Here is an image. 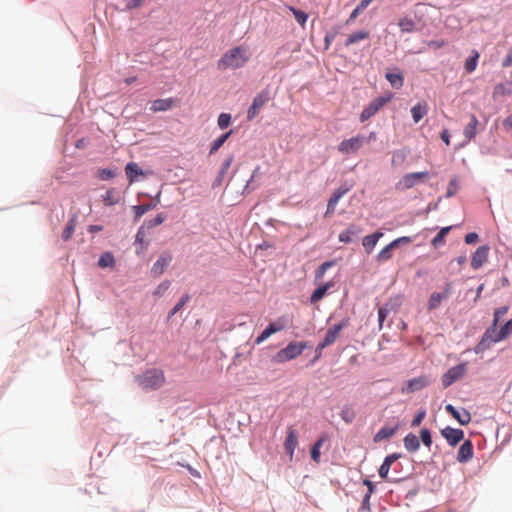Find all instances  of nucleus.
I'll list each match as a JSON object with an SVG mask.
<instances>
[{
	"label": "nucleus",
	"mask_w": 512,
	"mask_h": 512,
	"mask_svg": "<svg viewBox=\"0 0 512 512\" xmlns=\"http://www.w3.org/2000/svg\"><path fill=\"white\" fill-rule=\"evenodd\" d=\"M231 123V115L228 113H221L218 117L217 124L221 129H226Z\"/></svg>",
	"instance_id": "obj_49"
},
{
	"label": "nucleus",
	"mask_w": 512,
	"mask_h": 512,
	"mask_svg": "<svg viewBox=\"0 0 512 512\" xmlns=\"http://www.w3.org/2000/svg\"><path fill=\"white\" fill-rule=\"evenodd\" d=\"M370 36L368 31H357L348 36V38L345 41V46L349 47L352 44L358 43L362 40L368 39Z\"/></svg>",
	"instance_id": "obj_30"
},
{
	"label": "nucleus",
	"mask_w": 512,
	"mask_h": 512,
	"mask_svg": "<svg viewBox=\"0 0 512 512\" xmlns=\"http://www.w3.org/2000/svg\"><path fill=\"white\" fill-rule=\"evenodd\" d=\"M511 65H512V46L508 49V52L502 61V67L506 68Z\"/></svg>",
	"instance_id": "obj_63"
},
{
	"label": "nucleus",
	"mask_w": 512,
	"mask_h": 512,
	"mask_svg": "<svg viewBox=\"0 0 512 512\" xmlns=\"http://www.w3.org/2000/svg\"><path fill=\"white\" fill-rule=\"evenodd\" d=\"M146 229H147V228H146V226H145V225H142V226L139 228V230H138V232H137V234H136V242H137V243H140V244H144V243H145V241H146V236H147V234H146Z\"/></svg>",
	"instance_id": "obj_57"
},
{
	"label": "nucleus",
	"mask_w": 512,
	"mask_h": 512,
	"mask_svg": "<svg viewBox=\"0 0 512 512\" xmlns=\"http://www.w3.org/2000/svg\"><path fill=\"white\" fill-rule=\"evenodd\" d=\"M125 173L129 183H133L144 180L150 174V171L143 170L136 162H129L125 168Z\"/></svg>",
	"instance_id": "obj_11"
},
{
	"label": "nucleus",
	"mask_w": 512,
	"mask_h": 512,
	"mask_svg": "<svg viewBox=\"0 0 512 512\" xmlns=\"http://www.w3.org/2000/svg\"><path fill=\"white\" fill-rule=\"evenodd\" d=\"M376 138V133L371 132L368 137L364 135H357L351 137L349 139L343 140L339 146L338 150L345 154H351L358 151L366 142H369L371 139Z\"/></svg>",
	"instance_id": "obj_5"
},
{
	"label": "nucleus",
	"mask_w": 512,
	"mask_h": 512,
	"mask_svg": "<svg viewBox=\"0 0 512 512\" xmlns=\"http://www.w3.org/2000/svg\"><path fill=\"white\" fill-rule=\"evenodd\" d=\"M479 56L480 55L478 51L473 50L472 55L468 59H466L464 67L468 73H472L476 69Z\"/></svg>",
	"instance_id": "obj_37"
},
{
	"label": "nucleus",
	"mask_w": 512,
	"mask_h": 512,
	"mask_svg": "<svg viewBox=\"0 0 512 512\" xmlns=\"http://www.w3.org/2000/svg\"><path fill=\"white\" fill-rule=\"evenodd\" d=\"M250 60V53L246 46H235L227 50L217 62L219 70H236L244 67Z\"/></svg>",
	"instance_id": "obj_1"
},
{
	"label": "nucleus",
	"mask_w": 512,
	"mask_h": 512,
	"mask_svg": "<svg viewBox=\"0 0 512 512\" xmlns=\"http://www.w3.org/2000/svg\"><path fill=\"white\" fill-rule=\"evenodd\" d=\"M458 189H459V180L457 177H454L450 180V182L448 184L446 196L447 197L454 196L457 193Z\"/></svg>",
	"instance_id": "obj_46"
},
{
	"label": "nucleus",
	"mask_w": 512,
	"mask_h": 512,
	"mask_svg": "<svg viewBox=\"0 0 512 512\" xmlns=\"http://www.w3.org/2000/svg\"><path fill=\"white\" fill-rule=\"evenodd\" d=\"M165 220L163 214H158L154 219L145 222L143 225L146 226L147 229H152L160 224H162Z\"/></svg>",
	"instance_id": "obj_50"
},
{
	"label": "nucleus",
	"mask_w": 512,
	"mask_h": 512,
	"mask_svg": "<svg viewBox=\"0 0 512 512\" xmlns=\"http://www.w3.org/2000/svg\"><path fill=\"white\" fill-rule=\"evenodd\" d=\"M393 309V305L388 302L384 306L378 309V321H379V329L382 328L383 323L388 316L389 312Z\"/></svg>",
	"instance_id": "obj_39"
},
{
	"label": "nucleus",
	"mask_w": 512,
	"mask_h": 512,
	"mask_svg": "<svg viewBox=\"0 0 512 512\" xmlns=\"http://www.w3.org/2000/svg\"><path fill=\"white\" fill-rule=\"evenodd\" d=\"M396 248L394 245H392V242H390L387 246H385L377 255V259L380 262L387 261L392 258L393 256V249Z\"/></svg>",
	"instance_id": "obj_38"
},
{
	"label": "nucleus",
	"mask_w": 512,
	"mask_h": 512,
	"mask_svg": "<svg viewBox=\"0 0 512 512\" xmlns=\"http://www.w3.org/2000/svg\"><path fill=\"white\" fill-rule=\"evenodd\" d=\"M353 185L352 184H343L342 186H340L334 193L333 195L331 196V198L329 199L328 201V204H327V209H326V212H325V216H330L332 215L335 210H336V206L339 202V200L348 192L352 189Z\"/></svg>",
	"instance_id": "obj_10"
},
{
	"label": "nucleus",
	"mask_w": 512,
	"mask_h": 512,
	"mask_svg": "<svg viewBox=\"0 0 512 512\" xmlns=\"http://www.w3.org/2000/svg\"><path fill=\"white\" fill-rule=\"evenodd\" d=\"M267 101V93H259L258 95H256L255 98L253 99L252 105L247 111V119H254Z\"/></svg>",
	"instance_id": "obj_15"
},
{
	"label": "nucleus",
	"mask_w": 512,
	"mask_h": 512,
	"mask_svg": "<svg viewBox=\"0 0 512 512\" xmlns=\"http://www.w3.org/2000/svg\"><path fill=\"white\" fill-rule=\"evenodd\" d=\"M175 105L173 98L157 99L152 102L150 110L152 112H163L170 110Z\"/></svg>",
	"instance_id": "obj_21"
},
{
	"label": "nucleus",
	"mask_w": 512,
	"mask_h": 512,
	"mask_svg": "<svg viewBox=\"0 0 512 512\" xmlns=\"http://www.w3.org/2000/svg\"><path fill=\"white\" fill-rule=\"evenodd\" d=\"M398 427H382L374 436V442L378 443L382 440L391 438L397 431Z\"/></svg>",
	"instance_id": "obj_28"
},
{
	"label": "nucleus",
	"mask_w": 512,
	"mask_h": 512,
	"mask_svg": "<svg viewBox=\"0 0 512 512\" xmlns=\"http://www.w3.org/2000/svg\"><path fill=\"white\" fill-rule=\"evenodd\" d=\"M362 232V229L355 224H350L349 227L339 234V241L343 243H350Z\"/></svg>",
	"instance_id": "obj_20"
},
{
	"label": "nucleus",
	"mask_w": 512,
	"mask_h": 512,
	"mask_svg": "<svg viewBox=\"0 0 512 512\" xmlns=\"http://www.w3.org/2000/svg\"><path fill=\"white\" fill-rule=\"evenodd\" d=\"M298 445V433L293 426L287 427L286 439L284 441V449L289 455L290 460L294 457V451Z\"/></svg>",
	"instance_id": "obj_12"
},
{
	"label": "nucleus",
	"mask_w": 512,
	"mask_h": 512,
	"mask_svg": "<svg viewBox=\"0 0 512 512\" xmlns=\"http://www.w3.org/2000/svg\"><path fill=\"white\" fill-rule=\"evenodd\" d=\"M404 446L409 452L417 451L420 447L418 437L413 433L407 434L404 438Z\"/></svg>",
	"instance_id": "obj_29"
},
{
	"label": "nucleus",
	"mask_w": 512,
	"mask_h": 512,
	"mask_svg": "<svg viewBox=\"0 0 512 512\" xmlns=\"http://www.w3.org/2000/svg\"><path fill=\"white\" fill-rule=\"evenodd\" d=\"M488 252V246L478 247L472 256L471 267L475 270L482 267L488 260Z\"/></svg>",
	"instance_id": "obj_18"
},
{
	"label": "nucleus",
	"mask_w": 512,
	"mask_h": 512,
	"mask_svg": "<svg viewBox=\"0 0 512 512\" xmlns=\"http://www.w3.org/2000/svg\"><path fill=\"white\" fill-rule=\"evenodd\" d=\"M150 208L151 206L149 204L134 206L133 209L135 211L136 219L138 220L141 218L146 212L150 210Z\"/></svg>",
	"instance_id": "obj_54"
},
{
	"label": "nucleus",
	"mask_w": 512,
	"mask_h": 512,
	"mask_svg": "<svg viewBox=\"0 0 512 512\" xmlns=\"http://www.w3.org/2000/svg\"><path fill=\"white\" fill-rule=\"evenodd\" d=\"M307 348H308V344L305 341H300V342L292 341L285 348L279 350L273 356L272 360L274 363L280 364V363H284V362L296 359Z\"/></svg>",
	"instance_id": "obj_3"
},
{
	"label": "nucleus",
	"mask_w": 512,
	"mask_h": 512,
	"mask_svg": "<svg viewBox=\"0 0 512 512\" xmlns=\"http://www.w3.org/2000/svg\"><path fill=\"white\" fill-rule=\"evenodd\" d=\"M420 437H421L423 444L426 447L430 448V446L432 444V437H431L430 431L426 428L422 429L420 432Z\"/></svg>",
	"instance_id": "obj_53"
},
{
	"label": "nucleus",
	"mask_w": 512,
	"mask_h": 512,
	"mask_svg": "<svg viewBox=\"0 0 512 512\" xmlns=\"http://www.w3.org/2000/svg\"><path fill=\"white\" fill-rule=\"evenodd\" d=\"M98 176L101 180H109L115 176V173L110 169H102L98 171Z\"/></svg>",
	"instance_id": "obj_58"
},
{
	"label": "nucleus",
	"mask_w": 512,
	"mask_h": 512,
	"mask_svg": "<svg viewBox=\"0 0 512 512\" xmlns=\"http://www.w3.org/2000/svg\"><path fill=\"white\" fill-rule=\"evenodd\" d=\"M451 288H452V284L451 283H447L445 285V289L443 292L441 293H438V292H434L431 294L429 300H428V310H434L436 308H438L442 301L443 300H446L450 297L451 295Z\"/></svg>",
	"instance_id": "obj_14"
},
{
	"label": "nucleus",
	"mask_w": 512,
	"mask_h": 512,
	"mask_svg": "<svg viewBox=\"0 0 512 512\" xmlns=\"http://www.w3.org/2000/svg\"><path fill=\"white\" fill-rule=\"evenodd\" d=\"M393 98V93L386 92L383 95L375 98L373 101L369 103L367 107L363 109L359 116L360 122H365L374 116L377 112H379L387 103H389Z\"/></svg>",
	"instance_id": "obj_4"
},
{
	"label": "nucleus",
	"mask_w": 512,
	"mask_h": 512,
	"mask_svg": "<svg viewBox=\"0 0 512 512\" xmlns=\"http://www.w3.org/2000/svg\"><path fill=\"white\" fill-rule=\"evenodd\" d=\"M512 94V81L497 84L494 87L492 96L494 99Z\"/></svg>",
	"instance_id": "obj_24"
},
{
	"label": "nucleus",
	"mask_w": 512,
	"mask_h": 512,
	"mask_svg": "<svg viewBox=\"0 0 512 512\" xmlns=\"http://www.w3.org/2000/svg\"><path fill=\"white\" fill-rule=\"evenodd\" d=\"M171 282L169 280L162 281L153 291L152 295L155 298H161L169 290Z\"/></svg>",
	"instance_id": "obj_40"
},
{
	"label": "nucleus",
	"mask_w": 512,
	"mask_h": 512,
	"mask_svg": "<svg viewBox=\"0 0 512 512\" xmlns=\"http://www.w3.org/2000/svg\"><path fill=\"white\" fill-rule=\"evenodd\" d=\"M383 237V233L380 231L375 232L374 234L367 235L363 238L362 244L366 249L367 253H371L374 247L376 246L379 239Z\"/></svg>",
	"instance_id": "obj_25"
},
{
	"label": "nucleus",
	"mask_w": 512,
	"mask_h": 512,
	"mask_svg": "<svg viewBox=\"0 0 512 512\" xmlns=\"http://www.w3.org/2000/svg\"><path fill=\"white\" fill-rule=\"evenodd\" d=\"M497 325L492 323V325L485 331L482 336V339L475 347V352L480 353L490 348L492 344L502 341L500 338V332L497 330Z\"/></svg>",
	"instance_id": "obj_6"
},
{
	"label": "nucleus",
	"mask_w": 512,
	"mask_h": 512,
	"mask_svg": "<svg viewBox=\"0 0 512 512\" xmlns=\"http://www.w3.org/2000/svg\"><path fill=\"white\" fill-rule=\"evenodd\" d=\"M425 415H426V411L425 410H422V411L418 412L417 415L412 420L411 426L412 427L419 426L421 424V422L423 421V419L425 418Z\"/></svg>",
	"instance_id": "obj_60"
},
{
	"label": "nucleus",
	"mask_w": 512,
	"mask_h": 512,
	"mask_svg": "<svg viewBox=\"0 0 512 512\" xmlns=\"http://www.w3.org/2000/svg\"><path fill=\"white\" fill-rule=\"evenodd\" d=\"M453 417L461 425H468L471 421V414L466 409H462L461 411L456 410V414H454Z\"/></svg>",
	"instance_id": "obj_41"
},
{
	"label": "nucleus",
	"mask_w": 512,
	"mask_h": 512,
	"mask_svg": "<svg viewBox=\"0 0 512 512\" xmlns=\"http://www.w3.org/2000/svg\"><path fill=\"white\" fill-rule=\"evenodd\" d=\"M441 435L451 446H456L464 438V432L461 429L446 427L441 430Z\"/></svg>",
	"instance_id": "obj_16"
},
{
	"label": "nucleus",
	"mask_w": 512,
	"mask_h": 512,
	"mask_svg": "<svg viewBox=\"0 0 512 512\" xmlns=\"http://www.w3.org/2000/svg\"><path fill=\"white\" fill-rule=\"evenodd\" d=\"M231 134L232 130L215 139L211 144L210 154L216 152L225 143V141L229 138Z\"/></svg>",
	"instance_id": "obj_42"
},
{
	"label": "nucleus",
	"mask_w": 512,
	"mask_h": 512,
	"mask_svg": "<svg viewBox=\"0 0 512 512\" xmlns=\"http://www.w3.org/2000/svg\"><path fill=\"white\" fill-rule=\"evenodd\" d=\"M98 266L100 268H113L115 266L114 256L110 252L103 253L98 260Z\"/></svg>",
	"instance_id": "obj_36"
},
{
	"label": "nucleus",
	"mask_w": 512,
	"mask_h": 512,
	"mask_svg": "<svg viewBox=\"0 0 512 512\" xmlns=\"http://www.w3.org/2000/svg\"><path fill=\"white\" fill-rule=\"evenodd\" d=\"M334 286L333 282H327L319 286L311 295L310 301L312 303H317L320 301L327 293V291Z\"/></svg>",
	"instance_id": "obj_27"
},
{
	"label": "nucleus",
	"mask_w": 512,
	"mask_h": 512,
	"mask_svg": "<svg viewBox=\"0 0 512 512\" xmlns=\"http://www.w3.org/2000/svg\"><path fill=\"white\" fill-rule=\"evenodd\" d=\"M289 325V321L286 317L282 316L278 318L275 322L270 323L267 327L269 328L271 334H275L286 329Z\"/></svg>",
	"instance_id": "obj_31"
},
{
	"label": "nucleus",
	"mask_w": 512,
	"mask_h": 512,
	"mask_svg": "<svg viewBox=\"0 0 512 512\" xmlns=\"http://www.w3.org/2000/svg\"><path fill=\"white\" fill-rule=\"evenodd\" d=\"M400 458V454L392 453L385 457L382 465L379 468V476L382 479H387L391 465Z\"/></svg>",
	"instance_id": "obj_22"
},
{
	"label": "nucleus",
	"mask_w": 512,
	"mask_h": 512,
	"mask_svg": "<svg viewBox=\"0 0 512 512\" xmlns=\"http://www.w3.org/2000/svg\"><path fill=\"white\" fill-rule=\"evenodd\" d=\"M271 332L268 327H266L262 333L255 339V343L257 345L263 343L265 340H267L271 336Z\"/></svg>",
	"instance_id": "obj_59"
},
{
	"label": "nucleus",
	"mask_w": 512,
	"mask_h": 512,
	"mask_svg": "<svg viewBox=\"0 0 512 512\" xmlns=\"http://www.w3.org/2000/svg\"><path fill=\"white\" fill-rule=\"evenodd\" d=\"M172 261V255L169 252H163L158 260L153 264L151 268V274L154 277L161 276Z\"/></svg>",
	"instance_id": "obj_13"
},
{
	"label": "nucleus",
	"mask_w": 512,
	"mask_h": 512,
	"mask_svg": "<svg viewBox=\"0 0 512 512\" xmlns=\"http://www.w3.org/2000/svg\"><path fill=\"white\" fill-rule=\"evenodd\" d=\"M333 265H334V262H332V261H327V262H324L322 265H320L315 273L316 279L322 278L324 276L325 272L327 271V269L332 267Z\"/></svg>",
	"instance_id": "obj_52"
},
{
	"label": "nucleus",
	"mask_w": 512,
	"mask_h": 512,
	"mask_svg": "<svg viewBox=\"0 0 512 512\" xmlns=\"http://www.w3.org/2000/svg\"><path fill=\"white\" fill-rule=\"evenodd\" d=\"M398 26L403 33H411L415 30V22L413 19L408 17L400 18L398 21Z\"/></svg>",
	"instance_id": "obj_34"
},
{
	"label": "nucleus",
	"mask_w": 512,
	"mask_h": 512,
	"mask_svg": "<svg viewBox=\"0 0 512 512\" xmlns=\"http://www.w3.org/2000/svg\"><path fill=\"white\" fill-rule=\"evenodd\" d=\"M104 202L106 205H114L118 202V198L115 196L113 190H109L103 196Z\"/></svg>",
	"instance_id": "obj_55"
},
{
	"label": "nucleus",
	"mask_w": 512,
	"mask_h": 512,
	"mask_svg": "<svg viewBox=\"0 0 512 512\" xmlns=\"http://www.w3.org/2000/svg\"><path fill=\"white\" fill-rule=\"evenodd\" d=\"M451 230V227H443L438 234L432 239L431 243L434 247L444 243V238Z\"/></svg>",
	"instance_id": "obj_43"
},
{
	"label": "nucleus",
	"mask_w": 512,
	"mask_h": 512,
	"mask_svg": "<svg viewBox=\"0 0 512 512\" xmlns=\"http://www.w3.org/2000/svg\"><path fill=\"white\" fill-rule=\"evenodd\" d=\"M136 382L144 390H156L165 382L164 372L160 369H149L136 376Z\"/></svg>",
	"instance_id": "obj_2"
},
{
	"label": "nucleus",
	"mask_w": 512,
	"mask_h": 512,
	"mask_svg": "<svg viewBox=\"0 0 512 512\" xmlns=\"http://www.w3.org/2000/svg\"><path fill=\"white\" fill-rule=\"evenodd\" d=\"M445 45H446V41H444V40H440V41L439 40H431V41L427 42V46L434 50L440 49Z\"/></svg>",
	"instance_id": "obj_61"
},
{
	"label": "nucleus",
	"mask_w": 512,
	"mask_h": 512,
	"mask_svg": "<svg viewBox=\"0 0 512 512\" xmlns=\"http://www.w3.org/2000/svg\"><path fill=\"white\" fill-rule=\"evenodd\" d=\"M189 295L186 294L184 295L180 300L179 302L171 309V311L169 312L168 314V318H171L172 316H174L178 311H180L184 305L188 302L189 300Z\"/></svg>",
	"instance_id": "obj_48"
},
{
	"label": "nucleus",
	"mask_w": 512,
	"mask_h": 512,
	"mask_svg": "<svg viewBox=\"0 0 512 512\" xmlns=\"http://www.w3.org/2000/svg\"><path fill=\"white\" fill-rule=\"evenodd\" d=\"M411 241H412V239L410 237L403 236V237H399V238L393 240L392 245H394L395 247H398L400 245L409 244Z\"/></svg>",
	"instance_id": "obj_62"
},
{
	"label": "nucleus",
	"mask_w": 512,
	"mask_h": 512,
	"mask_svg": "<svg viewBox=\"0 0 512 512\" xmlns=\"http://www.w3.org/2000/svg\"><path fill=\"white\" fill-rule=\"evenodd\" d=\"M429 384V380L426 376H420L413 379L408 380L405 383V387L402 388V393H412L422 388L426 387Z\"/></svg>",
	"instance_id": "obj_17"
},
{
	"label": "nucleus",
	"mask_w": 512,
	"mask_h": 512,
	"mask_svg": "<svg viewBox=\"0 0 512 512\" xmlns=\"http://www.w3.org/2000/svg\"><path fill=\"white\" fill-rule=\"evenodd\" d=\"M74 230H75V220L71 219L67 222V224L64 228V231L62 233V239L64 241L69 240L71 238V236L73 235Z\"/></svg>",
	"instance_id": "obj_45"
},
{
	"label": "nucleus",
	"mask_w": 512,
	"mask_h": 512,
	"mask_svg": "<svg viewBox=\"0 0 512 512\" xmlns=\"http://www.w3.org/2000/svg\"><path fill=\"white\" fill-rule=\"evenodd\" d=\"M427 179H429V173L427 171L409 173L402 177L396 187L399 190H407L415 186L417 183L424 182Z\"/></svg>",
	"instance_id": "obj_7"
},
{
	"label": "nucleus",
	"mask_w": 512,
	"mask_h": 512,
	"mask_svg": "<svg viewBox=\"0 0 512 512\" xmlns=\"http://www.w3.org/2000/svg\"><path fill=\"white\" fill-rule=\"evenodd\" d=\"M340 416H341V419L346 423V424H351L355 417H356V413H355V410L353 409L352 406L350 405H344L341 412H340Z\"/></svg>",
	"instance_id": "obj_33"
},
{
	"label": "nucleus",
	"mask_w": 512,
	"mask_h": 512,
	"mask_svg": "<svg viewBox=\"0 0 512 512\" xmlns=\"http://www.w3.org/2000/svg\"><path fill=\"white\" fill-rule=\"evenodd\" d=\"M473 457V445L470 440L464 441L457 453V461L466 463Z\"/></svg>",
	"instance_id": "obj_19"
},
{
	"label": "nucleus",
	"mask_w": 512,
	"mask_h": 512,
	"mask_svg": "<svg viewBox=\"0 0 512 512\" xmlns=\"http://www.w3.org/2000/svg\"><path fill=\"white\" fill-rule=\"evenodd\" d=\"M324 438L318 439L311 448V457L314 461L318 462L320 458V447L324 443Z\"/></svg>",
	"instance_id": "obj_47"
},
{
	"label": "nucleus",
	"mask_w": 512,
	"mask_h": 512,
	"mask_svg": "<svg viewBox=\"0 0 512 512\" xmlns=\"http://www.w3.org/2000/svg\"><path fill=\"white\" fill-rule=\"evenodd\" d=\"M289 325V321L286 317L282 316L278 318L275 322L270 323L267 327L269 328L271 334H275L286 329Z\"/></svg>",
	"instance_id": "obj_32"
},
{
	"label": "nucleus",
	"mask_w": 512,
	"mask_h": 512,
	"mask_svg": "<svg viewBox=\"0 0 512 512\" xmlns=\"http://www.w3.org/2000/svg\"><path fill=\"white\" fill-rule=\"evenodd\" d=\"M141 4H142V0H127L126 9L133 10V9L140 7Z\"/></svg>",
	"instance_id": "obj_64"
},
{
	"label": "nucleus",
	"mask_w": 512,
	"mask_h": 512,
	"mask_svg": "<svg viewBox=\"0 0 512 512\" xmlns=\"http://www.w3.org/2000/svg\"><path fill=\"white\" fill-rule=\"evenodd\" d=\"M395 71L396 72H387L385 78L393 88L400 89L404 85V76L398 68H395Z\"/></svg>",
	"instance_id": "obj_23"
},
{
	"label": "nucleus",
	"mask_w": 512,
	"mask_h": 512,
	"mask_svg": "<svg viewBox=\"0 0 512 512\" xmlns=\"http://www.w3.org/2000/svg\"><path fill=\"white\" fill-rule=\"evenodd\" d=\"M477 125L478 120L475 115H472L470 123H468L464 129V135L468 140H471L475 137Z\"/></svg>",
	"instance_id": "obj_35"
},
{
	"label": "nucleus",
	"mask_w": 512,
	"mask_h": 512,
	"mask_svg": "<svg viewBox=\"0 0 512 512\" xmlns=\"http://www.w3.org/2000/svg\"><path fill=\"white\" fill-rule=\"evenodd\" d=\"M466 371V363H460L456 366L450 368L443 376H442V385L444 388L449 387L455 381L460 380Z\"/></svg>",
	"instance_id": "obj_9"
},
{
	"label": "nucleus",
	"mask_w": 512,
	"mask_h": 512,
	"mask_svg": "<svg viewBox=\"0 0 512 512\" xmlns=\"http://www.w3.org/2000/svg\"><path fill=\"white\" fill-rule=\"evenodd\" d=\"M428 113V105L426 102H419L411 109L412 118L418 123Z\"/></svg>",
	"instance_id": "obj_26"
},
{
	"label": "nucleus",
	"mask_w": 512,
	"mask_h": 512,
	"mask_svg": "<svg viewBox=\"0 0 512 512\" xmlns=\"http://www.w3.org/2000/svg\"><path fill=\"white\" fill-rule=\"evenodd\" d=\"M289 10L293 13L295 20L301 26H304L306 21H307V19H308V15L304 11L298 10V9L292 7V6L289 7Z\"/></svg>",
	"instance_id": "obj_44"
},
{
	"label": "nucleus",
	"mask_w": 512,
	"mask_h": 512,
	"mask_svg": "<svg viewBox=\"0 0 512 512\" xmlns=\"http://www.w3.org/2000/svg\"><path fill=\"white\" fill-rule=\"evenodd\" d=\"M509 307L503 306L495 310L493 323L498 324L499 320L508 312Z\"/></svg>",
	"instance_id": "obj_56"
},
{
	"label": "nucleus",
	"mask_w": 512,
	"mask_h": 512,
	"mask_svg": "<svg viewBox=\"0 0 512 512\" xmlns=\"http://www.w3.org/2000/svg\"><path fill=\"white\" fill-rule=\"evenodd\" d=\"M346 326L347 321H341L330 327L327 330L324 339L317 345V350L322 351L325 347L332 345Z\"/></svg>",
	"instance_id": "obj_8"
},
{
	"label": "nucleus",
	"mask_w": 512,
	"mask_h": 512,
	"mask_svg": "<svg viewBox=\"0 0 512 512\" xmlns=\"http://www.w3.org/2000/svg\"><path fill=\"white\" fill-rule=\"evenodd\" d=\"M500 338L506 339L512 333V319L507 321L500 329Z\"/></svg>",
	"instance_id": "obj_51"
}]
</instances>
